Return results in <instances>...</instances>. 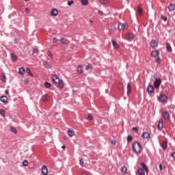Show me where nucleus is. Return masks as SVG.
<instances>
[{
	"instance_id": "41",
	"label": "nucleus",
	"mask_w": 175,
	"mask_h": 175,
	"mask_svg": "<svg viewBox=\"0 0 175 175\" xmlns=\"http://www.w3.org/2000/svg\"><path fill=\"white\" fill-rule=\"evenodd\" d=\"M92 118H93L92 115H91L90 113H89L88 116V121L92 120Z\"/></svg>"
},
{
	"instance_id": "33",
	"label": "nucleus",
	"mask_w": 175,
	"mask_h": 175,
	"mask_svg": "<svg viewBox=\"0 0 175 175\" xmlns=\"http://www.w3.org/2000/svg\"><path fill=\"white\" fill-rule=\"evenodd\" d=\"M19 73L20 75H24L25 73V70L24 68H19Z\"/></svg>"
},
{
	"instance_id": "15",
	"label": "nucleus",
	"mask_w": 175,
	"mask_h": 175,
	"mask_svg": "<svg viewBox=\"0 0 175 175\" xmlns=\"http://www.w3.org/2000/svg\"><path fill=\"white\" fill-rule=\"evenodd\" d=\"M43 66L46 69H51V66L46 61L43 62Z\"/></svg>"
},
{
	"instance_id": "26",
	"label": "nucleus",
	"mask_w": 175,
	"mask_h": 175,
	"mask_svg": "<svg viewBox=\"0 0 175 175\" xmlns=\"http://www.w3.org/2000/svg\"><path fill=\"white\" fill-rule=\"evenodd\" d=\"M166 49L167 51H169V53L172 52V46H170V44L169 43L166 44Z\"/></svg>"
},
{
	"instance_id": "49",
	"label": "nucleus",
	"mask_w": 175,
	"mask_h": 175,
	"mask_svg": "<svg viewBox=\"0 0 175 175\" xmlns=\"http://www.w3.org/2000/svg\"><path fill=\"white\" fill-rule=\"evenodd\" d=\"M111 144H113V146H116V140H112L111 142Z\"/></svg>"
},
{
	"instance_id": "14",
	"label": "nucleus",
	"mask_w": 175,
	"mask_h": 175,
	"mask_svg": "<svg viewBox=\"0 0 175 175\" xmlns=\"http://www.w3.org/2000/svg\"><path fill=\"white\" fill-rule=\"evenodd\" d=\"M150 46L151 47H157L158 46V42L154 40H152L151 42H150Z\"/></svg>"
},
{
	"instance_id": "8",
	"label": "nucleus",
	"mask_w": 175,
	"mask_h": 175,
	"mask_svg": "<svg viewBox=\"0 0 175 175\" xmlns=\"http://www.w3.org/2000/svg\"><path fill=\"white\" fill-rule=\"evenodd\" d=\"M49 173V170L46 165H42V174L47 175Z\"/></svg>"
},
{
	"instance_id": "19",
	"label": "nucleus",
	"mask_w": 175,
	"mask_h": 175,
	"mask_svg": "<svg viewBox=\"0 0 175 175\" xmlns=\"http://www.w3.org/2000/svg\"><path fill=\"white\" fill-rule=\"evenodd\" d=\"M75 131L72 130L71 129H68V135L72 137L73 136H75Z\"/></svg>"
},
{
	"instance_id": "35",
	"label": "nucleus",
	"mask_w": 175,
	"mask_h": 175,
	"mask_svg": "<svg viewBox=\"0 0 175 175\" xmlns=\"http://www.w3.org/2000/svg\"><path fill=\"white\" fill-rule=\"evenodd\" d=\"M44 86L46 87V88H50L51 87V84L49 82H45Z\"/></svg>"
},
{
	"instance_id": "13",
	"label": "nucleus",
	"mask_w": 175,
	"mask_h": 175,
	"mask_svg": "<svg viewBox=\"0 0 175 175\" xmlns=\"http://www.w3.org/2000/svg\"><path fill=\"white\" fill-rule=\"evenodd\" d=\"M60 42L62 43V44H69V40L65 38H62L60 39Z\"/></svg>"
},
{
	"instance_id": "23",
	"label": "nucleus",
	"mask_w": 175,
	"mask_h": 175,
	"mask_svg": "<svg viewBox=\"0 0 175 175\" xmlns=\"http://www.w3.org/2000/svg\"><path fill=\"white\" fill-rule=\"evenodd\" d=\"M51 16H58V10H57V9H53L51 11Z\"/></svg>"
},
{
	"instance_id": "48",
	"label": "nucleus",
	"mask_w": 175,
	"mask_h": 175,
	"mask_svg": "<svg viewBox=\"0 0 175 175\" xmlns=\"http://www.w3.org/2000/svg\"><path fill=\"white\" fill-rule=\"evenodd\" d=\"M159 167L161 172H162V170H163V166L162 165V164H159Z\"/></svg>"
},
{
	"instance_id": "37",
	"label": "nucleus",
	"mask_w": 175,
	"mask_h": 175,
	"mask_svg": "<svg viewBox=\"0 0 175 175\" xmlns=\"http://www.w3.org/2000/svg\"><path fill=\"white\" fill-rule=\"evenodd\" d=\"M161 19L163 20V21H167V17H166L163 15L161 16Z\"/></svg>"
},
{
	"instance_id": "16",
	"label": "nucleus",
	"mask_w": 175,
	"mask_h": 175,
	"mask_svg": "<svg viewBox=\"0 0 175 175\" xmlns=\"http://www.w3.org/2000/svg\"><path fill=\"white\" fill-rule=\"evenodd\" d=\"M1 102L3 103H6L8 102V97L6 96H3L0 98Z\"/></svg>"
},
{
	"instance_id": "30",
	"label": "nucleus",
	"mask_w": 175,
	"mask_h": 175,
	"mask_svg": "<svg viewBox=\"0 0 175 175\" xmlns=\"http://www.w3.org/2000/svg\"><path fill=\"white\" fill-rule=\"evenodd\" d=\"M26 72L27 73V75H29V76H31V77H33V75H32V72H31V69L27 68Z\"/></svg>"
},
{
	"instance_id": "29",
	"label": "nucleus",
	"mask_w": 175,
	"mask_h": 175,
	"mask_svg": "<svg viewBox=\"0 0 175 175\" xmlns=\"http://www.w3.org/2000/svg\"><path fill=\"white\" fill-rule=\"evenodd\" d=\"M122 172L124 174H126L127 172H128V168L126 167V166H124L122 168Z\"/></svg>"
},
{
	"instance_id": "59",
	"label": "nucleus",
	"mask_w": 175,
	"mask_h": 175,
	"mask_svg": "<svg viewBox=\"0 0 175 175\" xmlns=\"http://www.w3.org/2000/svg\"><path fill=\"white\" fill-rule=\"evenodd\" d=\"M90 23H92V21H90Z\"/></svg>"
},
{
	"instance_id": "28",
	"label": "nucleus",
	"mask_w": 175,
	"mask_h": 175,
	"mask_svg": "<svg viewBox=\"0 0 175 175\" xmlns=\"http://www.w3.org/2000/svg\"><path fill=\"white\" fill-rule=\"evenodd\" d=\"M77 72L79 73V75H81L83 73V66H79L77 68Z\"/></svg>"
},
{
	"instance_id": "31",
	"label": "nucleus",
	"mask_w": 175,
	"mask_h": 175,
	"mask_svg": "<svg viewBox=\"0 0 175 175\" xmlns=\"http://www.w3.org/2000/svg\"><path fill=\"white\" fill-rule=\"evenodd\" d=\"M81 2L83 6H87V5H88V0H81Z\"/></svg>"
},
{
	"instance_id": "11",
	"label": "nucleus",
	"mask_w": 175,
	"mask_h": 175,
	"mask_svg": "<svg viewBox=\"0 0 175 175\" xmlns=\"http://www.w3.org/2000/svg\"><path fill=\"white\" fill-rule=\"evenodd\" d=\"M111 43L113 44L114 49H120V44H118V43H117V41H116V40H112Z\"/></svg>"
},
{
	"instance_id": "2",
	"label": "nucleus",
	"mask_w": 175,
	"mask_h": 175,
	"mask_svg": "<svg viewBox=\"0 0 175 175\" xmlns=\"http://www.w3.org/2000/svg\"><path fill=\"white\" fill-rule=\"evenodd\" d=\"M143 168L138 169V174L139 175H146V173L148 174V167L144 163H141Z\"/></svg>"
},
{
	"instance_id": "3",
	"label": "nucleus",
	"mask_w": 175,
	"mask_h": 175,
	"mask_svg": "<svg viewBox=\"0 0 175 175\" xmlns=\"http://www.w3.org/2000/svg\"><path fill=\"white\" fill-rule=\"evenodd\" d=\"M133 150L136 154H139L142 151V145L139 142L133 144Z\"/></svg>"
},
{
	"instance_id": "6",
	"label": "nucleus",
	"mask_w": 175,
	"mask_h": 175,
	"mask_svg": "<svg viewBox=\"0 0 175 175\" xmlns=\"http://www.w3.org/2000/svg\"><path fill=\"white\" fill-rule=\"evenodd\" d=\"M161 83H162V81L161 80V79H156L154 83V85L155 87V88L158 89L159 88L160 85H161Z\"/></svg>"
},
{
	"instance_id": "10",
	"label": "nucleus",
	"mask_w": 175,
	"mask_h": 175,
	"mask_svg": "<svg viewBox=\"0 0 175 175\" xmlns=\"http://www.w3.org/2000/svg\"><path fill=\"white\" fill-rule=\"evenodd\" d=\"M118 28L119 31H124V29H126V25H125V23H120L118 25Z\"/></svg>"
},
{
	"instance_id": "56",
	"label": "nucleus",
	"mask_w": 175,
	"mask_h": 175,
	"mask_svg": "<svg viewBox=\"0 0 175 175\" xmlns=\"http://www.w3.org/2000/svg\"><path fill=\"white\" fill-rule=\"evenodd\" d=\"M5 94H6V95H9V90H5Z\"/></svg>"
},
{
	"instance_id": "36",
	"label": "nucleus",
	"mask_w": 175,
	"mask_h": 175,
	"mask_svg": "<svg viewBox=\"0 0 175 175\" xmlns=\"http://www.w3.org/2000/svg\"><path fill=\"white\" fill-rule=\"evenodd\" d=\"M0 114L3 116V117H5V114H6V111L3 109H0Z\"/></svg>"
},
{
	"instance_id": "53",
	"label": "nucleus",
	"mask_w": 175,
	"mask_h": 175,
	"mask_svg": "<svg viewBox=\"0 0 175 175\" xmlns=\"http://www.w3.org/2000/svg\"><path fill=\"white\" fill-rule=\"evenodd\" d=\"M25 12L28 14V13H29V9L28 8H25Z\"/></svg>"
},
{
	"instance_id": "20",
	"label": "nucleus",
	"mask_w": 175,
	"mask_h": 175,
	"mask_svg": "<svg viewBox=\"0 0 175 175\" xmlns=\"http://www.w3.org/2000/svg\"><path fill=\"white\" fill-rule=\"evenodd\" d=\"M161 147H162V148H163V150H167V141H164L161 144Z\"/></svg>"
},
{
	"instance_id": "9",
	"label": "nucleus",
	"mask_w": 175,
	"mask_h": 175,
	"mask_svg": "<svg viewBox=\"0 0 175 175\" xmlns=\"http://www.w3.org/2000/svg\"><path fill=\"white\" fill-rule=\"evenodd\" d=\"M158 129L159 131H162V129H163V120H162V119L159 120Z\"/></svg>"
},
{
	"instance_id": "46",
	"label": "nucleus",
	"mask_w": 175,
	"mask_h": 175,
	"mask_svg": "<svg viewBox=\"0 0 175 175\" xmlns=\"http://www.w3.org/2000/svg\"><path fill=\"white\" fill-rule=\"evenodd\" d=\"M133 131H135V132H139V128L137 127H133Z\"/></svg>"
},
{
	"instance_id": "54",
	"label": "nucleus",
	"mask_w": 175,
	"mask_h": 175,
	"mask_svg": "<svg viewBox=\"0 0 175 175\" xmlns=\"http://www.w3.org/2000/svg\"><path fill=\"white\" fill-rule=\"evenodd\" d=\"M53 43H57V39L55 38H53Z\"/></svg>"
},
{
	"instance_id": "45",
	"label": "nucleus",
	"mask_w": 175,
	"mask_h": 175,
	"mask_svg": "<svg viewBox=\"0 0 175 175\" xmlns=\"http://www.w3.org/2000/svg\"><path fill=\"white\" fill-rule=\"evenodd\" d=\"M79 162H80L81 166H83L84 165V159H81Z\"/></svg>"
},
{
	"instance_id": "58",
	"label": "nucleus",
	"mask_w": 175,
	"mask_h": 175,
	"mask_svg": "<svg viewBox=\"0 0 175 175\" xmlns=\"http://www.w3.org/2000/svg\"><path fill=\"white\" fill-rule=\"evenodd\" d=\"M62 148H63L64 150H65V146H62Z\"/></svg>"
},
{
	"instance_id": "25",
	"label": "nucleus",
	"mask_w": 175,
	"mask_h": 175,
	"mask_svg": "<svg viewBox=\"0 0 175 175\" xmlns=\"http://www.w3.org/2000/svg\"><path fill=\"white\" fill-rule=\"evenodd\" d=\"M49 98H50V96H49V95L44 94V96H42L43 102H47V100H49Z\"/></svg>"
},
{
	"instance_id": "21",
	"label": "nucleus",
	"mask_w": 175,
	"mask_h": 175,
	"mask_svg": "<svg viewBox=\"0 0 175 175\" xmlns=\"http://www.w3.org/2000/svg\"><path fill=\"white\" fill-rule=\"evenodd\" d=\"M169 11L170 12H174V10H175V5L173 3H171L169 7H168Z\"/></svg>"
},
{
	"instance_id": "51",
	"label": "nucleus",
	"mask_w": 175,
	"mask_h": 175,
	"mask_svg": "<svg viewBox=\"0 0 175 175\" xmlns=\"http://www.w3.org/2000/svg\"><path fill=\"white\" fill-rule=\"evenodd\" d=\"M29 82V81H28V79L23 80V83H25V84H28Z\"/></svg>"
},
{
	"instance_id": "44",
	"label": "nucleus",
	"mask_w": 175,
	"mask_h": 175,
	"mask_svg": "<svg viewBox=\"0 0 175 175\" xmlns=\"http://www.w3.org/2000/svg\"><path fill=\"white\" fill-rule=\"evenodd\" d=\"M39 53V50L38 49H34L33 50V54H38Z\"/></svg>"
},
{
	"instance_id": "50",
	"label": "nucleus",
	"mask_w": 175,
	"mask_h": 175,
	"mask_svg": "<svg viewBox=\"0 0 175 175\" xmlns=\"http://www.w3.org/2000/svg\"><path fill=\"white\" fill-rule=\"evenodd\" d=\"M171 157H172L174 159H175V152H172V153L171 154Z\"/></svg>"
},
{
	"instance_id": "22",
	"label": "nucleus",
	"mask_w": 175,
	"mask_h": 175,
	"mask_svg": "<svg viewBox=\"0 0 175 175\" xmlns=\"http://www.w3.org/2000/svg\"><path fill=\"white\" fill-rule=\"evenodd\" d=\"M137 14V16H142L143 14V8L138 7Z\"/></svg>"
},
{
	"instance_id": "42",
	"label": "nucleus",
	"mask_w": 175,
	"mask_h": 175,
	"mask_svg": "<svg viewBox=\"0 0 175 175\" xmlns=\"http://www.w3.org/2000/svg\"><path fill=\"white\" fill-rule=\"evenodd\" d=\"M23 166H27L28 165V161L24 160L23 161Z\"/></svg>"
},
{
	"instance_id": "7",
	"label": "nucleus",
	"mask_w": 175,
	"mask_h": 175,
	"mask_svg": "<svg viewBox=\"0 0 175 175\" xmlns=\"http://www.w3.org/2000/svg\"><path fill=\"white\" fill-rule=\"evenodd\" d=\"M126 40H129V42H132V40L135 39V35L132 33H127L126 35Z\"/></svg>"
},
{
	"instance_id": "38",
	"label": "nucleus",
	"mask_w": 175,
	"mask_h": 175,
	"mask_svg": "<svg viewBox=\"0 0 175 175\" xmlns=\"http://www.w3.org/2000/svg\"><path fill=\"white\" fill-rule=\"evenodd\" d=\"M133 139V137H132V135H129L127 137V142H132Z\"/></svg>"
},
{
	"instance_id": "55",
	"label": "nucleus",
	"mask_w": 175,
	"mask_h": 175,
	"mask_svg": "<svg viewBox=\"0 0 175 175\" xmlns=\"http://www.w3.org/2000/svg\"><path fill=\"white\" fill-rule=\"evenodd\" d=\"M98 13L100 14V16H102V14H103V12H102L100 10L98 11Z\"/></svg>"
},
{
	"instance_id": "18",
	"label": "nucleus",
	"mask_w": 175,
	"mask_h": 175,
	"mask_svg": "<svg viewBox=\"0 0 175 175\" xmlns=\"http://www.w3.org/2000/svg\"><path fill=\"white\" fill-rule=\"evenodd\" d=\"M142 137H144V139H149L150 133H148V132H144L142 134Z\"/></svg>"
},
{
	"instance_id": "1",
	"label": "nucleus",
	"mask_w": 175,
	"mask_h": 175,
	"mask_svg": "<svg viewBox=\"0 0 175 175\" xmlns=\"http://www.w3.org/2000/svg\"><path fill=\"white\" fill-rule=\"evenodd\" d=\"M52 81H53L59 88H64V81L60 80L57 75H53L52 77Z\"/></svg>"
},
{
	"instance_id": "47",
	"label": "nucleus",
	"mask_w": 175,
	"mask_h": 175,
	"mask_svg": "<svg viewBox=\"0 0 175 175\" xmlns=\"http://www.w3.org/2000/svg\"><path fill=\"white\" fill-rule=\"evenodd\" d=\"M73 3V1H68L67 4L68 5V6H71Z\"/></svg>"
},
{
	"instance_id": "34",
	"label": "nucleus",
	"mask_w": 175,
	"mask_h": 175,
	"mask_svg": "<svg viewBox=\"0 0 175 175\" xmlns=\"http://www.w3.org/2000/svg\"><path fill=\"white\" fill-rule=\"evenodd\" d=\"M100 3L106 5V3H109V0H100Z\"/></svg>"
},
{
	"instance_id": "40",
	"label": "nucleus",
	"mask_w": 175,
	"mask_h": 175,
	"mask_svg": "<svg viewBox=\"0 0 175 175\" xmlns=\"http://www.w3.org/2000/svg\"><path fill=\"white\" fill-rule=\"evenodd\" d=\"M92 68V66L91 64H88V66H85L86 70H90Z\"/></svg>"
},
{
	"instance_id": "43",
	"label": "nucleus",
	"mask_w": 175,
	"mask_h": 175,
	"mask_svg": "<svg viewBox=\"0 0 175 175\" xmlns=\"http://www.w3.org/2000/svg\"><path fill=\"white\" fill-rule=\"evenodd\" d=\"M11 131L13 132L14 133H17V130L14 127L11 128Z\"/></svg>"
},
{
	"instance_id": "17",
	"label": "nucleus",
	"mask_w": 175,
	"mask_h": 175,
	"mask_svg": "<svg viewBox=\"0 0 175 175\" xmlns=\"http://www.w3.org/2000/svg\"><path fill=\"white\" fill-rule=\"evenodd\" d=\"M151 55L152 57H158V55H159V51H153L151 53Z\"/></svg>"
},
{
	"instance_id": "52",
	"label": "nucleus",
	"mask_w": 175,
	"mask_h": 175,
	"mask_svg": "<svg viewBox=\"0 0 175 175\" xmlns=\"http://www.w3.org/2000/svg\"><path fill=\"white\" fill-rule=\"evenodd\" d=\"M82 175H90V173L86 172H83L82 173Z\"/></svg>"
},
{
	"instance_id": "27",
	"label": "nucleus",
	"mask_w": 175,
	"mask_h": 175,
	"mask_svg": "<svg viewBox=\"0 0 175 175\" xmlns=\"http://www.w3.org/2000/svg\"><path fill=\"white\" fill-rule=\"evenodd\" d=\"M132 92V87L129 83L127 85V94H131Z\"/></svg>"
},
{
	"instance_id": "12",
	"label": "nucleus",
	"mask_w": 175,
	"mask_h": 175,
	"mask_svg": "<svg viewBox=\"0 0 175 175\" xmlns=\"http://www.w3.org/2000/svg\"><path fill=\"white\" fill-rule=\"evenodd\" d=\"M147 91L149 94H152L154 93V86L152 85H148V88H147Z\"/></svg>"
},
{
	"instance_id": "32",
	"label": "nucleus",
	"mask_w": 175,
	"mask_h": 175,
	"mask_svg": "<svg viewBox=\"0 0 175 175\" xmlns=\"http://www.w3.org/2000/svg\"><path fill=\"white\" fill-rule=\"evenodd\" d=\"M1 79L3 81V83H5L6 81V75H5V74H2L1 75Z\"/></svg>"
},
{
	"instance_id": "5",
	"label": "nucleus",
	"mask_w": 175,
	"mask_h": 175,
	"mask_svg": "<svg viewBox=\"0 0 175 175\" xmlns=\"http://www.w3.org/2000/svg\"><path fill=\"white\" fill-rule=\"evenodd\" d=\"M161 116L165 121H169L170 120V113H169L168 111H163Z\"/></svg>"
},
{
	"instance_id": "39",
	"label": "nucleus",
	"mask_w": 175,
	"mask_h": 175,
	"mask_svg": "<svg viewBox=\"0 0 175 175\" xmlns=\"http://www.w3.org/2000/svg\"><path fill=\"white\" fill-rule=\"evenodd\" d=\"M161 61H162V59H161V57H157L156 58V62H157V64H161Z\"/></svg>"
},
{
	"instance_id": "57",
	"label": "nucleus",
	"mask_w": 175,
	"mask_h": 175,
	"mask_svg": "<svg viewBox=\"0 0 175 175\" xmlns=\"http://www.w3.org/2000/svg\"><path fill=\"white\" fill-rule=\"evenodd\" d=\"M48 55H49V57H51V52H48Z\"/></svg>"
},
{
	"instance_id": "60",
	"label": "nucleus",
	"mask_w": 175,
	"mask_h": 175,
	"mask_svg": "<svg viewBox=\"0 0 175 175\" xmlns=\"http://www.w3.org/2000/svg\"><path fill=\"white\" fill-rule=\"evenodd\" d=\"M24 1H29V0H24Z\"/></svg>"
},
{
	"instance_id": "4",
	"label": "nucleus",
	"mask_w": 175,
	"mask_h": 175,
	"mask_svg": "<svg viewBox=\"0 0 175 175\" xmlns=\"http://www.w3.org/2000/svg\"><path fill=\"white\" fill-rule=\"evenodd\" d=\"M158 100L162 102V103H167V96L165 94H160Z\"/></svg>"
},
{
	"instance_id": "24",
	"label": "nucleus",
	"mask_w": 175,
	"mask_h": 175,
	"mask_svg": "<svg viewBox=\"0 0 175 175\" xmlns=\"http://www.w3.org/2000/svg\"><path fill=\"white\" fill-rule=\"evenodd\" d=\"M11 58L12 61H14V62H16V61H17V55H16V54L14 53H11Z\"/></svg>"
},
{
	"instance_id": "61",
	"label": "nucleus",
	"mask_w": 175,
	"mask_h": 175,
	"mask_svg": "<svg viewBox=\"0 0 175 175\" xmlns=\"http://www.w3.org/2000/svg\"><path fill=\"white\" fill-rule=\"evenodd\" d=\"M114 30H116V28H114Z\"/></svg>"
}]
</instances>
